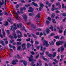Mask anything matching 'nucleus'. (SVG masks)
Segmentation results:
<instances>
[{
	"label": "nucleus",
	"instance_id": "nucleus-1",
	"mask_svg": "<svg viewBox=\"0 0 66 66\" xmlns=\"http://www.w3.org/2000/svg\"><path fill=\"white\" fill-rule=\"evenodd\" d=\"M63 42H65L64 41H60L59 40L57 42L56 45L57 46H61L63 45Z\"/></svg>",
	"mask_w": 66,
	"mask_h": 66
},
{
	"label": "nucleus",
	"instance_id": "nucleus-2",
	"mask_svg": "<svg viewBox=\"0 0 66 66\" xmlns=\"http://www.w3.org/2000/svg\"><path fill=\"white\" fill-rule=\"evenodd\" d=\"M14 34L13 35V36H14V37H13V36L11 35H9V38H12V39H13L14 38H15V39H16L17 38V35L15 33H14Z\"/></svg>",
	"mask_w": 66,
	"mask_h": 66
},
{
	"label": "nucleus",
	"instance_id": "nucleus-3",
	"mask_svg": "<svg viewBox=\"0 0 66 66\" xmlns=\"http://www.w3.org/2000/svg\"><path fill=\"white\" fill-rule=\"evenodd\" d=\"M18 33V35L17 36V37L18 38H21L22 36V33H21V32L19 30H18L17 31ZM18 34H20V35H18Z\"/></svg>",
	"mask_w": 66,
	"mask_h": 66
},
{
	"label": "nucleus",
	"instance_id": "nucleus-4",
	"mask_svg": "<svg viewBox=\"0 0 66 66\" xmlns=\"http://www.w3.org/2000/svg\"><path fill=\"white\" fill-rule=\"evenodd\" d=\"M40 51H43V53L40 52L39 53V54L40 55H44V51H43V46H42L41 45L40 46Z\"/></svg>",
	"mask_w": 66,
	"mask_h": 66
},
{
	"label": "nucleus",
	"instance_id": "nucleus-5",
	"mask_svg": "<svg viewBox=\"0 0 66 66\" xmlns=\"http://www.w3.org/2000/svg\"><path fill=\"white\" fill-rule=\"evenodd\" d=\"M50 59L51 60H53V61H55V62H53V64L54 65H55L56 63H57L58 62L57 61V60H56L55 59H53V57H51L50 58Z\"/></svg>",
	"mask_w": 66,
	"mask_h": 66
},
{
	"label": "nucleus",
	"instance_id": "nucleus-6",
	"mask_svg": "<svg viewBox=\"0 0 66 66\" xmlns=\"http://www.w3.org/2000/svg\"><path fill=\"white\" fill-rule=\"evenodd\" d=\"M22 17L25 21H26L27 20V16H26V14H23Z\"/></svg>",
	"mask_w": 66,
	"mask_h": 66
},
{
	"label": "nucleus",
	"instance_id": "nucleus-7",
	"mask_svg": "<svg viewBox=\"0 0 66 66\" xmlns=\"http://www.w3.org/2000/svg\"><path fill=\"white\" fill-rule=\"evenodd\" d=\"M44 42L45 43H44L43 45H45V46L46 47H48L49 46V44L48 43V42H47V41H46L45 40H44Z\"/></svg>",
	"mask_w": 66,
	"mask_h": 66
},
{
	"label": "nucleus",
	"instance_id": "nucleus-8",
	"mask_svg": "<svg viewBox=\"0 0 66 66\" xmlns=\"http://www.w3.org/2000/svg\"><path fill=\"white\" fill-rule=\"evenodd\" d=\"M26 10V8L25 7H24L23 8H22L20 9V13L21 14H23V12L22 11L23 10Z\"/></svg>",
	"mask_w": 66,
	"mask_h": 66
},
{
	"label": "nucleus",
	"instance_id": "nucleus-9",
	"mask_svg": "<svg viewBox=\"0 0 66 66\" xmlns=\"http://www.w3.org/2000/svg\"><path fill=\"white\" fill-rule=\"evenodd\" d=\"M20 62H21V63H23L24 65L25 66H26L27 65V62L25 61H23L22 60H21L20 61Z\"/></svg>",
	"mask_w": 66,
	"mask_h": 66
},
{
	"label": "nucleus",
	"instance_id": "nucleus-10",
	"mask_svg": "<svg viewBox=\"0 0 66 66\" xmlns=\"http://www.w3.org/2000/svg\"><path fill=\"white\" fill-rule=\"evenodd\" d=\"M31 5L32 6L34 5V6H35L36 7H38V6L37 5V4L34 3V2H32L31 3Z\"/></svg>",
	"mask_w": 66,
	"mask_h": 66
},
{
	"label": "nucleus",
	"instance_id": "nucleus-11",
	"mask_svg": "<svg viewBox=\"0 0 66 66\" xmlns=\"http://www.w3.org/2000/svg\"><path fill=\"white\" fill-rule=\"evenodd\" d=\"M29 10H28V12H33V11H34V9L31 7H29Z\"/></svg>",
	"mask_w": 66,
	"mask_h": 66
},
{
	"label": "nucleus",
	"instance_id": "nucleus-12",
	"mask_svg": "<svg viewBox=\"0 0 66 66\" xmlns=\"http://www.w3.org/2000/svg\"><path fill=\"white\" fill-rule=\"evenodd\" d=\"M46 5H48V6L49 7H51V3H49V2L48 1H46Z\"/></svg>",
	"mask_w": 66,
	"mask_h": 66
},
{
	"label": "nucleus",
	"instance_id": "nucleus-13",
	"mask_svg": "<svg viewBox=\"0 0 66 66\" xmlns=\"http://www.w3.org/2000/svg\"><path fill=\"white\" fill-rule=\"evenodd\" d=\"M9 47L10 48H13V50H15L16 49L15 47V46H12V45H11L10 44H9Z\"/></svg>",
	"mask_w": 66,
	"mask_h": 66
},
{
	"label": "nucleus",
	"instance_id": "nucleus-14",
	"mask_svg": "<svg viewBox=\"0 0 66 66\" xmlns=\"http://www.w3.org/2000/svg\"><path fill=\"white\" fill-rule=\"evenodd\" d=\"M22 47H24L23 48V50H24V49H26V44L23 43L22 45Z\"/></svg>",
	"mask_w": 66,
	"mask_h": 66
},
{
	"label": "nucleus",
	"instance_id": "nucleus-15",
	"mask_svg": "<svg viewBox=\"0 0 66 66\" xmlns=\"http://www.w3.org/2000/svg\"><path fill=\"white\" fill-rule=\"evenodd\" d=\"M2 31L3 36H4V37H5V32L4 31V29L3 28L2 29Z\"/></svg>",
	"mask_w": 66,
	"mask_h": 66
},
{
	"label": "nucleus",
	"instance_id": "nucleus-16",
	"mask_svg": "<svg viewBox=\"0 0 66 66\" xmlns=\"http://www.w3.org/2000/svg\"><path fill=\"white\" fill-rule=\"evenodd\" d=\"M13 28V30H16V29H17V28H16V27H13V26H11V28L10 29V30H11V31L12 30V29Z\"/></svg>",
	"mask_w": 66,
	"mask_h": 66
},
{
	"label": "nucleus",
	"instance_id": "nucleus-17",
	"mask_svg": "<svg viewBox=\"0 0 66 66\" xmlns=\"http://www.w3.org/2000/svg\"><path fill=\"white\" fill-rule=\"evenodd\" d=\"M4 40L5 41V43L6 45H7L9 43V41L7 40V39H4Z\"/></svg>",
	"mask_w": 66,
	"mask_h": 66
},
{
	"label": "nucleus",
	"instance_id": "nucleus-18",
	"mask_svg": "<svg viewBox=\"0 0 66 66\" xmlns=\"http://www.w3.org/2000/svg\"><path fill=\"white\" fill-rule=\"evenodd\" d=\"M40 57L42 58V59H43V60H44V61H48L47 59H46V58L44 57L43 56H41Z\"/></svg>",
	"mask_w": 66,
	"mask_h": 66
},
{
	"label": "nucleus",
	"instance_id": "nucleus-19",
	"mask_svg": "<svg viewBox=\"0 0 66 66\" xmlns=\"http://www.w3.org/2000/svg\"><path fill=\"white\" fill-rule=\"evenodd\" d=\"M52 11V12H53V11H54V10H59V8H53L51 9Z\"/></svg>",
	"mask_w": 66,
	"mask_h": 66
},
{
	"label": "nucleus",
	"instance_id": "nucleus-20",
	"mask_svg": "<svg viewBox=\"0 0 66 66\" xmlns=\"http://www.w3.org/2000/svg\"><path fill=\"white\" fill-rule=\"evenodd\" d=\"M31 44H30L29 43H28L27 44V47L28 49H29V48H30V47H31Z\"/></svg>",
	"mask_w": 66,
	"mask_h": 66
},
{
	"label": "nucleus",
	"instance_id": "nucleus-21",
	"mask_svg": "<svg viewBox=\"0 0 66 66\" xmlns=\"http://www.w3.org/2000/svg\"><path fill=\"white\" fill-rule=\"evenodd\" d=\"M17 26L18 28H19V27L20 28H21V27H22V25L21 24H20L19 25L17 24Z\"/></svg>",
	"mask_w": 66,
	"mask_h": 66
},
{
	"label": "nucleus",
	"instance_id": "nucleus-22",
	"mask_svg": "<svg viewBox=\"0 0 66 66\" xmlns=\"http://www.w3.org/2000/svg\"><path fill=\"white\" fill-rule=\"evenodd\" d=\"M0 43L2 45V46H4L5 45V44L4 43V42L3 40H1L0 41Z\"/></svg>",
	"mask_w": 66,
	"mask_h": 66
},
{
	"label": "nucleus",
	"instance_id": "nucleus-23",
	"mask_svg": "<svg viewBox=\"0 0 66 66\" xmlns=\"http://www.w3.org/2000/svg\"><path fill=\"white\" fill-rule=\"evenodd\" d=\"M56 52H55L53 53V54L52 55L53 57H54L55 56H56Z\"/></svg>",
	"mask_w": 66,
	"mask_h": 66
},
{
	"label": "nucleus",
	"instance_id": "nucleus-24",
	"mask_svg": "<svg viewBox=\"0 0 66 66\" xmlns=\"http://www.w3.org/2000/svg\"><path fill=\"white\" fill-rule=\"evenodd\" d=\"M31 27L32 29H35L36 28V26H34V25L32 23L31 24Z\"/></svg>",
	"mask_w": 66,
	"mask_h": 66
},
{
	"label": "nucleus",
	"instance_id": "nucleus-25",
	"mask_svg": "<svg viewBox=\"0 0 66 66\" xmlns=\"http://www.w3.org/2000/svg\"><path fill=\"white\" fill-rule=\"evenodd\" d=\"M40 13H39L37 15H36V17H37L38 18H40Z\"/></svg>",
	"mask_w": 66,
	"mask_h": 66
},
{
	"label": "nucleus",
	"instance_id": "nucleus-26",
	"mask_svg": "<svg viewBox=\"0 0 66 66\" xmlns=\"http://www.w3.org/2000/svg\"><path fill=\"white\" fill-rule=\"evenodd\" d=\"M32 36L34 38H36V39H37V37L36 35H34V34H32Z\"/></svg>",
	"mask_w": 66,
	"mask_h": 66
},
{
	"label": "nucleus",
	"instance_id": "nucleus-27",
	"mask_svg": "<svg viewBox=\"0 0 66 66\" xmlns=\"http://www.w3.org/2000/svg\"><path fill=\"white\" fill-rule=\"evenodd\" d=\"M17 50L21 51V46H19L18 47Z\"/></svg>",
	"mask_w": 66,
	"mask_h": 66
},
{
	"label": "nucleus",
	"instance_id": "nucleus-28",
	"mask_svg": "<svg viewBox=\"0 0 66 66\" xmlns=\"http://www.w3.org/2000/svg\"><path fill=\"white\" fill-rule=\"evenodd\" d=\"M12 64L13 65H15V64H16V62L15 60H14L12 61Z\"/></svg>",
	"mask_w": 66,
	"mask_h": 66
},
{
	"label": "nucleus",
	"instance_id": "nucleus-29",
	"mask_svg": "<svg viewBox=\"0 0 66 66\" xmlns=\"http://www.w3.org/2000/svg\"><path fill=\"white\" fill-rule=\"evenodd\" d=\"M49 29L51 30L52 31H53V27L52 26L51 27H50Z\"/></svg>",
	"mask_w": 66,
	"mask_h": 66
},
{
	"label": "nucleus",
	"instance_id": "nucleus-30",
	"mask_svg": "<svg viewBox=\"0 0 66 66\" xmlns=\"http://www.w3.org/2000/svg\"><path fill=\"white\" fill-rule=\"evenodd\" d=\"M8 22L7 21H6L4 23V25L5 27H7L8 26Z\"/></svg>",
	"mask_w": 66,
	"mask_h": 66
},
{
	"label": "nucleus",
	"instance_id": "nucleus-31",
	"mask_svg": "<svg viewBox=\"0 0 66 66\" xmlns=\"http://www.w3.org/2000/svg\"><path fill=\"white\" fill-rule=\"evenodd\" d=\"M35 62H33L31 63L30 65L31 66H35Z\"/></svg>",
	"mask_w": 66,
	"mask_h": 66
},
{
	"label": "nucleus",
	"instance_id": "nucleus-32",
	"mask_svg": "<svg viewBox=\"0 0 66 66\" xmlns=\"http://www.w3.org/2000/svg\"><path fill=\"white\" fill-rule=\"evenodd\" d=\"M1 34V29H0V37L1 38H3V35H2Z\"/></svg>",
	"mask_w": 66,
	"mask_h": 66
},
{
	"label": "nucleus",
	"instance_id": "nucleus-33",
	"mask_svg": "<svg viewBox=\"0 0 66 66\" xmlns=\"http://www.w3.org/2000/svg\"><path fill=\"white\" fill-rule=\"evenodd\" d=\"M40 7H44V4H42V3H40Z\"/></svg>",
	"mask_w": 66,
	"mask_h": 66
},
{
	"label": "nucleus",
	"instance_id": "nucleus-34",
	"mask_svg": "<svg viewBox=\"0 0 66 66\" xmlns=\"http://www.w3.org/2000/svg\"><path fill=\"white\" fill-rule=\"evenodd\" d=\"M55 14L54 13H52V15L51 16V17L52 18H54V17L55 16Z\"/></svg>",
	"mask_w": 66,
	"mask_h": 66
},
{
	"label": "nucleus",
	"instance_id": "nucleus-35",
	"mask_svg": "<svg viewBox=\"0 0 66 66\" xmlns=\"http://www.w3.org/2000/svg\"><path fill=\"white\" fill-rule=\"evenodd\" d=\"M16 55H17L18 56V59H22V57H20L19 56V54H17Z\"/></svg>",
	"mask_w": 66,
	"mask_h": 66
},
{
	"label": "nucleus",
	"instance_id": "nucleus-36",
	"mask_svg": "<svg viewBox=\"0 0 66 66\" xmlns=\"http://www.w3.org/2000/svg\"><path fill=\"white\" fill-rule=\"evenodd\" d=\"M22 30H24L25 32H27V31H26V30L25 29V27H23L22 28Z\"/></svg>",
	"mask_w": 66,
	"mask_h": 66
},
{
	"label": "nucleus",
	"instance_id": "nucleus-37",
	"mask_svg": "<svg viewBox=\"0 0 66 66\" xmlns=\"http://www.w3.org/2000/svg\"><path fill=\"white\" fill-rule=\"evenodd\" d=\"M54 38H56V39H59V36H56L54 37Z\"/></svg>",
	"mask_w": 66,
	"mask_h": 66
},
{
	"label": "nucleus",
	"instance_id": "nucleus-38",
	"mask_svg": "<svg viewBox=\"0 0 66 66\" xmlns=\"http://www.w3.org/2000/svg\"><path fill=\"white\" fill-rule=\"evenodd\" d=\"M46 32L47 34H49L50 32V30L49 29H47V30L46 31Z\"/></svg>",
	"mask_w": 66,
	"mask_h": 66
},
{
	"label": "nucleus",
	"instance_id": "nucleus-39",
	"mask_svg": "<svg viewBox=\"0 0 66 66\" xmlns=\"http://www.w3.org/2000/svg\"><path fill=\"white\" fill-rule=\"evenodd\" d=\"M21 39L20 38H18L16 40L17 41H18V42H21Z\"/></svg>",
	"mask_w": 66,
	"mask_h": 66
},
{
	"label": "nucleus",
	"instance_id": "nucleus-40",
	"mask_svg": "<svg viewBox=\"0 0 66 66\" xmlns=\"http://www.w3.org/2000/svg\"><path fill=\"white\" fill-rule=\"evenodd\" d=\"M15 14H16V15H18L19 14H20V12L19 11H18L17 13H15Z\"/></svg>",
	"mask_w": 66,
	"mask_h": 66
},
{
	"label": "nucleus",
	"instance_id": "nucleus-41",
	"mask_svg": "<svg viewBox=\"0 0 66 66\" xmlns=\"http://www.w3.org/2000/svg\"><path fill=\"white\" fill-rule=\"evenodd\" d=\"M29 62H32L33 61V60H32V59L31 58H29Z\"/></svg>",
	"mask_w": 66,
	"mask_h": 66
},
{
	"label": "nucleus",
	"instance_id": "nucleus-42",
	"mask_svg": "<svg viewBox=\"0 0 66 66\" xmlns=\"http://www.w3.org/2000/svg\"><path fill=\"white\" fill-rule=\"evenodd\" d=\"M41 63H42V61L40 60H39V66H41L42 65V64Z\"/></svg>",
	"mask_w": 66,
	"mask_h": 66
},
{
	"label": "nucleus",
	"instance_id": "nucleus-43",
	"mask_svg": "<svg viewBox=\"0 0 66 66\" xmlns=\"http://www.w3.org/2000/svg\"><path fill=\"white\" fill-rule=\"evenodd\" d=\"M16 44H17V45H21V43L17 42L16 43Z\"/></svg>",
	"mask_w": 66,
	"mask_h": 66
},
{
	"label": "nucleus",
	"instance_id": "nucleus-44",
	"mask_svg": "<svg viewBox=\"0 0 66 66\" xmlns=\"http://www.w3.org/2000/svg\"><path fill=\"white\" fill-rule=\"evenodd\" d=\"M19 7V5L17 4L16 5V9H18Z\"/></svg>",
	"mask_w": 66,
	"mask_h": 66
},
{
	"label": "nucleus",
	"instance_id": "nucleus-45",
	"mask_svg": "<svg viewBox=\"0 0 66 66\" xmlns=\"http://www.w3.org/2000/svg\"><path fill=\"white\" fill-rule=\"evenodd\" d=\"M66 31L65 30L63 32V35L64 36L66 35Z\"/></svg>",
	"mask_w": 66,
	"mask_h": 66
},
{
	"label": "nucleus",
	"instance_id": "nucleus-46",
	"mask_svg": "<svg viewBox=\"0 0 66 66\" xmlns=\"http://www.w3.org/2000/svg\"><path fill=\"white\" fill-rule=\"evenodd\" d=\"M60 3L59 2L57 3H56V6H58V5H60Z\"/></svg>",
	"mask_w": 66,
	"mask_h": 66
},
{
	"label": "nucleus",
	"instance_id": "nucleus-47",
	"mask_svg": "<svg viewBox=\"0 0 66 66\" xmlns=\"http://www.w3.org/2000/svg\"><path fill=\"white\" fill-rule=\"evenodd\" d=\"M39 42L37 41H36L35 42V44H36L37 45L38 44H39Z\"/></svg>",
	"mask_w": 66,
	"mask_h": 66
},
{
	"label": "nucleus",
	"instance_id": "nucleus-48",
	"mask_svg": "<svg viewBox=\"0 0 66 66\" xmlns=\"http://www.w3.org/2000/svg\"><path fill=\"white\" fill-rule=\"evenodd\" d=\"M59 33H62V32H63V31L62 30H59Z\"/></svg>",
	"mask_w": 66,
	"mask_h": 66
},
{
	"label": "nucleus",
	"instance_id": "nucleus-49",
	"mask_svg": "<svg viewBox=\"0 0 66 66\" xmlns=\"http://www.w3.org/2000/svg\"><path fill=\"white\" fill-rule=\"evenodd\" d=\"M6 31L8 34H10V31H9V30H7Z\"/></svg>",
	"mask_w": 66,
	"mask_h": 66
},
{
	"label": "nucleus",
	"instance_id": "nucleus-50",
	"mask_svg": "<svg viewBox=\"0 0 66 66\" xmlns=\"http://www.w3.org/2000/svg\"><path fill=\"white\" fill-rule=\"evenodd\" d=\"M49 21H46V23L47 24H49Z\"/></svg>",
	"mask_w": 66,
	"mask_h": 66
},
{
	"label": "nucleus",
	"instance_id": "nucleus-51",
	"mask_svg": "<svg viewBox=\"0 0 66 66\" xmlns=\"http://www.w3.org/2000/svg\"><path fill=\"white\" fill-rule=\"evenodd\" d=\"M54 34L53 33L51 34L50 35V36H54Z\"/></svg>",
	"mask_w": 66,
	"mask_h": 66
},
{
	"label": "nucleus",
	"instance_id": "nucleus-52",
	"mask_svg": "<svg viewBox=\"0 0 66 66\" xmlns=\"http://www.w3.org/2000/svg\"><path fill=\"white\" fill-rule=\"evenodd\" d=\"M62 15L63 16H66V14L65 13H63L62 14Z\"/></svg>",
	"mask_w": 66,
	"mask_h": 66
},
{
	"label": "nucleus",
	"instance_id": "nucleus-53",
	"mask_svg": "<svg viewBox=\"0 0 66 66\" xmlns=\"http://www.w3.org/2000/svg\"><path fill=\"white\" fill-rule=\"evenodd\" d=\"M3 3L1 2V1H0V5H3Z\"/></svg>",
	"mask_w": 66,
	"mask_h": 66
},
{
	"label": "nucleus",
	"instance_id": "nucleus-54",
	"mask_svg": "<svg viewBox=\"0 0 66 66\" xmlns=\"http://www.w3.org/2000/svg\"><path fill=\"white\" fill-rule=\"evenodd\" d=\"M14 42V40H11L10 41V43H13Z\"/></svg>",
	"mask_w": 66,
	"mask_h": 66
},
{
	"label": "nucleus",
	"instance_id": "nucleus-55",
	"mask_svg": "<svg viewBox=\"0 0 66 66\" xmlns=\"http://www.w3.org/2000/svg\"><path fill=\"white\" fill-rule=\"evenodd\" d=\"M4 15H6V16H7V15H8V14H7V13L6 12H5Z\"/></svg>",
	"mask_w": 66,
	"mask_h": 66
},
{
	"label": "nucleus",
	"instance_id": "nucleus-56",
	"mask_svg": "<svg viewBox=\"0 0 66 66\" xmlns=\"http://www.w3.org/2000/svg\"><path fill=\"white\" fill-rule=\"evenodd\" d=\"M53 23H56V21H55V19H53Z\"/></svg>",
	"mask_w": 66,
	"mask_h": 66
},
{
	"label": "nucleus",
	"instance_id": "nucleus-57",
	"mask_svg": "<svg viewBox=\"0 0 66 66\" xmlns=\"http://www.w3.org/2000/svg\"><path fill=\"white\" fill-rule=\"evenodd\" d=\"M36 30H38V31H41L42 29L40 28H38L36 29Z\"/></svg>",
	"mask_w": 66,
	"mask_h": 66
},
{
	"label": "nucleus",
	"instance_id": "nucleus-58",
	"mask_svg": "<svg viewBox=\"0 0 66 66\" xmlns=\"http://www.w3.org/2000/svg\"><path fill=\"white\" fill-rule=\"evenodd\" d=\"M30 40V38H29L28 39H26L27 42H29Z\"/></svg>",
	"mask_w": 66,
	"mask_h": 66
},
{
	"label": "nucleus",
	"instance_id": "nucleus-59",
	"mask_svg": "<svg viewBox=\"0 0 66 66\" xmlns=\"http://www.w3.org/2000/svg\"><path fill=\"white\" fill-rule=\"evenodd\" d=\"M21 3H25V1L23 0H21Z\"/></svg>",
	"mask_w": 66,
	"mask_h": 66
},
{
	"label": "nucleus",
	"instance_id": "nucleus-60",
	"mask_svg": "<svg viewBox=\"0 0 66 66\" xmlns=\"http://www.w3.org/2000/svg\"><path fill=\"white\" fill-rule=\"evenodd\" d=\"M47 19H48V20H49V21H51V18L50 17H48L47 18Z\"/></svg>",
	"mask_w": 66,
	"mask_h": 66
},
{
	"label": "nucleus",
	"instance_id": "nucleus-61",
	"mask_svg": "<svg viewBox=\"0 0 66 66\" xmlns=\"http://www.w3.org/2000/svg\"><path fill=\"white\" fill-rule=\"evenodd\" d=\"M62 9H64V4H62Z\"/></svg>",
	"mask_w": 66,
	"mask_h": 66
},
{
	"label": "nucleus",
	"instance_id": "nucleus-62",
	"mask_svg": "<svg viewBox=\"0 0 66 66\" xmlns=\"http://www.w3.org/2000/svg\"><path fill=\"white\" fill-rule=\"evenodd\" d=\"M64 50V48L63 47H61V51H63Z\"/></svg>",
	"mask_w": 66,
	"mask_h": 66
},
{
	"label": "nucleus",
	"instance_id": "nucleus-63",
	"mask_svg": "<svg viewBox=\"0 0 66 66\" xmlns=\"http://www.w3.org/2000/svg\"><path fill=\"white\" fill-rule=\"evenodd\" d=\"M31 54H32V55H34V54H35V53L33 52H31Z\"/></svg>",
	"mask_w": 66,
	"mask_h": 66
},
{
	"label": "nucleus",
	"instance_id": "nucleus-64",
	"mask_svg": "<svg viewBox=\"0 0 66 66\" xmlns=\"http://www.w3.org/2000/svg\"><path fill=\"white\" fill-rule=\"evenodd\" d=\"M66 18H64V19L63 20V22H65V20H66Z\"/></svg>",
	"mask_w": 66,
	"mask_h": 66
}]
</instances>
